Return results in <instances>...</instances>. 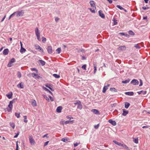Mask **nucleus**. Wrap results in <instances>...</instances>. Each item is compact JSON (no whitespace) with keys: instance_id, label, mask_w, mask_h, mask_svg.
<instances>
[{"instance_id":"nucleus-49","label":"nucleus","mask_w":150,"mask_h":150,"mask_svg":"<svg viewBox=\"0 0 150 150\" xmlns=\"http://www.w3.org/2000/svg\"><path fill=\"white\" fill-rule=\"evenodd\" d=\"M62 141L64 142H66L67 141V139L66 138H63L62 139Z\"/></svg>"},{"instance_id":"nucleus-3","label":"nucleus","mask_w":150,"mask_h":150,"mask_svg":"<svg viewBox=\"0 0 150 150\" xmlns=\"http://www.w3.org/2000/svg\"><path fill=\"white\" fill-rule=\"evenodd\" d=\"M16 16L19 17L20 16H22L24 14V12L23 10L21 11H16Z\"/></svg>"},{"instance_id":"nucleus-25","label":"nucleus","mask_w":150,"mask_h":150,"mask_svg":"<svg viewBox=\"0 0 150 150\" xmlns=\"http://www.w3.org/2000/svg\"><path fill=\"white\" fill-rule=\"evenodd\" d=\"M130 104L128 102H125V107L126 108H128L130 106Z\"/></svg>"},{"instance_id":"nucleus-44","label":"nucleus","mask_w":150,"mask_h":150,"mask_svg":"<svg viewBox=\"0 0 150 150\" xmlns=\"http://www.w3.org/2000/svg\"><path fill=\"white\" fill-rule=\"evenodd\" d=\"M99 126V124H98L97 125H95L94 126V127L96 129H98Z\"/></svg>"},{"instance_id":"nucleus-36","label":"nucleus","mask_w":150,"mask_h":150,"mask_svg":"<svg viewBox=\"0 0 150 150\" xmlns=\"http://www.w3.org/2000/svg\"><path fill=\"white\" fill-rule=\"evenodd\" d=\"M17 76L19 78H20L21 77V73L19 72L18 71L17 73Z\"/></svg>"},{"instance_id":"nucleus-33","label":"nucleus","mask_w":150,"mask_h":150,"mask_svg":"<svg viewBox=\"0 0 150 150\" xmlns=\"http://www.w3.org/2000/svg\"><path fill=\"white\" fill-rule=\"evenodd\" d=\"M37 74H36L34 73H32V76L35 79H36Z\"/></svg>"},{"instance_id":"nucleus-31","label":"nucleus","mask_w":150,"mask_h":150,"mask_svg":"<svg viewBox=\"0 0 150 150\" xmlns=\"http://www.w3.org/2000/svg\"><path fill=\"white\" fill-rule=\"evenodd\" d=\"M53 76L56 78H59L60 77V76L57 74H53Z\"/></svg>"},{"instance_id":"nucleus-27","label":"nucleus","mask_w":150,"mask_h":150,"mask_svg":"<svg viewBox=\"0 0 150 150\" xmlns=\"http://www.w3.org/2000/svg\"><path fill=\"white\" fill-rule=\"evenodd\" d=\"M82 108V106L81 104V102H79V103L78 105L77 108L81 109Z\"/></svg>"},{"instance_id":"nucleus-51","label":"nucleus","mask_w":150,"mask_h":150,"mask_svg":"<svg viewBox=\"0 0 150 150\" xmlns=\"http://www.w3.org/2000/svg\"><path fill=\"white\" fill-rule=\"evenodd\" d=\"M80 144V143H75L74 144V147H76V146H78Z\"/></svg>"},{"instance_id":"nucleus-63","label":"nucleus","mask_w":150,"mask_h":150,"mask_svg":"<svg viewBox=\"0 0 150 150\" xmlns=\"http://www.w3.org/2000/svg\"><path fill=\"white\" fill-rule=\"evenodd\" d=\"M117 23V21L115 20L114 21V25H116Z\"/></svg>"},{"instance_id":"nucleus-19","label":"nucleus","mask_w":150,"mask_h":150,"mask_svg":"<svg viewBox=\"0 0 150 150\" xmlns=\"http://www.w3.org/2000/svg\"><path fill=\"white\" fill-rule=\"evenodd\" d=\"M31 104L33 106H35L37 105V103L36 101L33 100L31 102Z\"/></svg>"},{"instance_id":"nucleus-8","label":"nucleus","mask_w":150,"mask_h":150,"mask_svg":"<svg viewBox=\"0 0 150 150\" xmlns=\"http://www.w3.org/2000/svg\"><path fill=\"white\" fill-rule=\"evenodd\" d=\"M110 86V85L109 84H108L107 85L105 86L103 90V93H105L106 90L108 89V87Z\"/></svg>"},{"instance_id":"nucleus-56","label":"nucleus","mask_w":150,"mask_h":150,"mask_svg":"<svg viewBox=\"0 0 150 150\" xmlns=\"http://www.w3.org/2000/svg\"><path fill=\"white\" fill-rule=\"evenodd\" d=\"M48 143H49V141H47L46 142H45L44 143V146H46L48 144Z\"/></svg>"},{"instance_id":"nucleus-1","label":"nucleus","mask_w":150,"mask_h":150,"mask_svg":"<svg viewBox=\"0 0 150 150\" xmlns=\"http://www.w3.org/2000/svg\"><path fill=\"white\" fill-rule=\"evenodd\" d=\"M16 99H13L12 100L10 101L9 102V103L8 105V107L9 108V109H7V111L8 112L10 111L12 108L13 107V102L15 100V102L16 101Z\"/></svg>"},{"instance_id":"nucleus-4","label":"nucleus","mask_w":150,"mask_h":150,"mask_svg":"<svg viewBox=\"0 0 150 150\" xmlns=\"http://www.w3.org/2000/svg\"><path fill=\"white\" fill-rule=\"evenodd\" d=\"M29 140L31 144L32 145H34L35 144V142L34 139H33L32 136H30L29 137Z\"/></svg>"},{"instance_id":"nucleus-5","label":"nucleus","mask_w":150,"mask_h":150,"mask_svg":"<svg viewBox=\"0 0 150 150\" xmlns=\"http://www.w3.org/2000/svg\"><path fill=\"white\" fill-rule=\"evenodd\" d=\"M131 83L132 84L134 85H137L139 84V81L137 80L134 79L131 81Z\"/></svg>"},{"instance_id":"nucleus-30","label":"nucleus","mask_w":150,"mask_h":150,"mask_svg":"<svg viewBox=\"0 0 150 150\" xmlns=\"http://www.w3.org/2000/svg\"><path fill=\"white\" fill-rule=\"evenodd\" d=\"M74 120L70 121V120H67L66 121L64 122V124H69L71 122L73 123V122Z\"/></svg>"},{"instance_id":"nucleus-26","label":"nucleus","mask_w":150,"mask_h":150,"mask_svg":"<svg viewBox=\"0 0 150 150\" xmlns=\"http://www.w3.org/2000/svg\"><path fill=\"white\" fill-rule=\"evenodd\" d=\"M130 81V79H128L122 81V83H129Z\"/></svg>"},{"instance_id":"nucleus-34","label":"nucleus","mask_w":150,"mask_h":150,"mask_svg":"<svg viewBox=\"0 0 150 150\" xmlns=\"http://www.w3.org/2000/svg\"><path fill=\"white\" fill-rule=\"evenodd\" d=\"M128 33L131 35H134V33L132 31L129 30L128 31Z\"/></svg>"},{"instance_id":"nucleus-32","label":"nucleus","mask_w":150,"mask_h":150,"mask_svg":"<svg viewBox=\"0 0 150 150\" xmlns=\"http://www.w3.org/2000/svg\"><path fill=\"white\" fill-rule=\"evenodd\" d=\"M110 90L111 91H114L115 92H117V90L114 88H110Z\"/></svg>"},{"instance_id":"nucleus-9","label":"nucleus","mask_w":150,"mask_h":150,"mask_svg":"<svg viewBox=\"0 0 150 150\" xmlns=\"http://www.w3.org/2000/svg\"><path fill=\"white\" fill-rule=\"evenodd\" d=\"M100 17L102 18H104L105 17L104 14L102 13V11L101 10H100L98 11Z\"/></svg>"},{"instance_id":"nucleus-50","label":"nucleus","mask_w":150,"mask_h":150,"mask_svg":"<svg viewBox=\"0 0 150 150\" xmlns=\"http://www.w3.org/2000/svg\"><path fill=\"white\" fill-rule=\"evenodd\" d=\"M86 64H84V65H83L82 67V68L84 69V70H86Z\"/></svg>"},{"instance_id":"nucleus-55","label":"nucleus","mask_w":150,"mask_h":150,"mask_svg":"<svg viewBox=\"0 0 150 150\" xmlns=\"http://www.w3.org/2000/svg\"><path fill=\"white\" fill-rule=\"evenodd\" d=\"M32 70L34 71H35L37 73H38V70L35 68H33L32 69Z\"/></svg>"},{"instance_id":"nucleus-18","label":"nucleus","mask_w":150,"mask_h":150,"mask_svg":"<svg viewBox=\"0 0 150 150\" xmlns=\"http://www.w3.org/2000/svg\"><path fill=\"white\" fill-rule=\"evenodd\" d=\"M125 94L126 95L132 96L134 95V93L133 92H127L125 93Z\"/></svg>"},{"instance_id":"nucleus-17","label":"nucleus","mask_w":150,"mask_h":150,"mask_svg":"<svg viewBox=\"0 0 150 150\" xmlns=\"http://www.w3.org/2000/svg\"><path fill=\"white\" fill-rule=\"evenodd\" d=\"M38 62L40 63L42 66L45 65L46 63L44 61L40 59L38 60Z\"/></svg>"},{"instance_id":"nucleus-42","label":"nucleus","mask_w":150,"mask_h":150,"mask_svg":"<svg viewBox=\"0 0 150 150\" xmlns=\"http://www.w3.org/2000/svg\"><path fill=\"white\" fill-rule=\"evenodd\" d=\"M42 41L43 42L45 43L46 41V38L43 37L42 38Z\"/></svg>"},{"instance_id":"nucleus-59","label":"nucleus","mask_w":150,"mask_h":150,"mask_svg":"<svg viewBox=\"0 0 150 150\" xmlns=\"http://www.w3.org/2000/svg\"><path fill=\"white\" fill-rule=\"evenodd\" d=\"M39 51H41L42 52H43V49L41 48V47H40V48H39Z\"/></svg>"},{"instance_id":"nucleus-37","label":"nucleus","mask_w":150,"mask_h":150,"mask_svg":"<svg viewBox=\"0 0 150 150\" xmlns=\"http://www.w3.org/2000/svg\"><path fill=\"white\" fill-rule=\"evenodd\" d=\"M134 47L138 49H140V47L139 46L138 44H135L134 45Z\"/></svg>"},{"instance_id":"nucleus-58","label":"nucleus","mask_w":150,"mask_h":150,"mask_svg":"<svg viewBox=\"0 0 150 150\" xmlns=\"http://www.w3.org/2000/svg\"><path fill=\"white\" fill-rule=\"evenodd\" d=\"M16 14V12H14L11 15V16L13 17L15 14Z\"/></svg>"},{"instance_id":"nucleus-22","label":"nucleus","mask_w":150,"mask_h":150,"mask_svg":"<svg viewBox=\"0 0 150 150\" xmlns=\"http://www.w3.org/2000/svg\"><path fill=\"white\" fill-rule=\"evenodd\" d=\"M113 142L115 144H117L119 146H122V144L118 142H117L116 141L113 140Z\"/></svg>"},{"instance_id":"nucleus-14","label":"nucleus","mask_w":150,"mask_h":150,"mask_svg":"<svg viewBox=\"0 0 150 150\" xmlns=\"http://www.w3.org/2000/svg\"><path fill=\"white\" fill-rule=\"evenodd\" d=\"M91 111L93 112L94 114H99V112L98 110L96 109H93L91 110Z\"/></svg>"},{"instance_id":"nucleus-35","label":"nucleus","mask_w":150,"mask_h":150,"mask_svg":"<svg viewBox=\"0 0 150 150\" xmlns=\"http://www.w3.org/2000/svg\"><path fill=\"white\" fill-rule=\"evenodd\" d=\"M56 51L57 52L58 54H59L61 52V49L60 47L58 48L56 50Z\"/></svg>"},{"instance_id":"nucleus-7","label":"nucleus","mask_w":150,"mask_h":150,"mask_svg":"<svg viewBox=\"0 0 150 150\" xmlns=\"http://www.w3.org/2000/svg\"><path fill=\"white\" fill-rule=\"evenodd\" d=\"M20 44L21 46V49L20 50V52L21 53H23L25 52L26 51V49L23 47L21 41L20 42Z\"/></svg>"},{"instance_id":"nucleus-47","label":"nucleus","mask_w":150,"mask_h":150,"mask_svg":"<svg viewBox=\"0 0 150 150\" xmlns=\"http://www.w3.org/2000/svg\"><path fill=\"white\" fill-rule=\"evenodd\" d=\"M140 84L139 85V86H141L143 84L142 81V80L140 79L139 80Z\"/></svg>"},{"instance_id":"nucleus-41","label":"nucleus","mask_w":150,"mask_h":150,"mask_svg":"<svg viewBox=\"0 0 150 150\" xmlns=\"http://www.w3.org/2000/svg\"><path fill=\"white\" fill-rule=\"evenodd\" d=\"M24 118V121L25 123H27L28 122V120H27V116H23Z\"/></svg>"},{"instance_id":"nucleus-45","label":"nucleus","mask_w":150,"mask_h":150,"mask_svg":"<svg viewBox=\"0 0 150 150\" xmlns=\"http://www.w3.org/2000/svg\"><path fill=\"white\" fill-rule=\"evenodd\" d=\"M35 47L36 50H39L40 47L38 45H35Z\"/></svg>"},{"instance_id":"nucleus-16","label":"nucleus","mask_w":150,"mask_h":150,"mask_svg":"<svg viewBox=\"0 0 150 150\" xmlns=\"http://www.w3.org/2000/svg\"><path fill=\"white\" fill-rule=\"evenodd\" d=\"M62 109V107L60 106L57 107L56 109V111L57 112L59 113L61 112V110Z\"/></svg>"},{"instance_id":"nucleus-39","label":"nucleus","mask_w":150,"mask_h":150,"mask_svg":"<svg viewBox=\"0 0 150 150\" xmlns=\"http://www.w3.org/2000/svg\"><path fill=\"white\" fill-rule=\"evenodd\" d=\"M15 115L18 118H19L20 117V113H17L16 112L15 113Z\"/></svg>"},{"instance_id":"nucleus-52","label":"nucleus","mask_w":150,"mask_h":150,"mask_svg":"<svg viewBox=\"0 0 150 150\" xmlns=\"http://www.w3.org/2000/svg\"><path fill=\"white\" fill-rule=\"evenodd\" d=\"M19 134V132L18 131L17 133L14 136V138H15L18 137V136Z\"/></svg>"},{"instance_id":"nucleus-21","label":"nucleus","mask_w":150,"mask_h":150,"mask_svg":"<svg viewBox=\"0 0 150 150\" xmlns=\"http://www.w3.org/2000/svg\"><path fill=\"white\" fill-rule=\"evenodd\" d=\"M118 49L121 50H124L126 49V47L125 46H121L119 47Z\"/></svg>"},{"instance_id":"nucleus-62","label":"nucleus","mask_w":150,"mask_h":150,"mask_svg":"<svg viewBox=\"0 0 150 150\" xmlns=\"http://www.w3.org/2000/svg\"><path fill=\"white\" fill-rule=\"evenodd\" d=\"M6 17V15H5L4 17L2 19V20H1V22H2L5 19Z\"/></svg>"},{"instance_id":"nucleus-29","label":"nucleus","mask_w":150,"mask_h":150,"mask_svg":"<svg viewBox=\"0 0 150 150\" xmlns=\"http://www.w3.org/2000/svg\"><path fill=\"white\" fill-rule=\"evenodd\" d=\"M133 141L136 144H138V138H133Z\"/></svg>"},{"instance_id":"nucleus-57","label":"nucleus","mask_w":150,"mask_h":150,"mask_svg":"<svg viewBox=\"0 0 150 150\" xmlns=\"http://www.w3.org/2000/svg\"><path fill=\"white\" fill-rule=\"evenodd\" d=\"M59 18L58 17H56L55 18V21L57 22L59 21Z\"/></svg>"},{"instance_id":"nucleus-48","label":"nucleus","mask_w":150,"mask_h":150,"mask_svg":"<svg viewBox=\"0 0 150 150\" xmlns=\"http://www.w3.org/2000/svg\"><path fill=\"white\" fill-rule=\"evenodd\" d=\"M64 120H61L60 122V124L64 125Z\"/></svg>"},{"instance_id":"nucleus-60","label":"nucleus","mask_w":150,"mask_h":150,"mask_svg":"<svg viewBox=\"0 0 150 150\" xmlns=\"http://www.w3.org/2000/svg\"><path fill=\"white\" fill-rule=\"evenodd\" d=\"M49 98H50V100L51 101H54V99H53V98L51 96H49Z\"/></svg>"},{"instance_id":"nucleus-46","label":"nucleus","mask_w":150,"mask_h":150,"mask_svg":"<svg viewBox=\"0 0 150 150\" xmlns=\"http://www.w3.org/2000/svg\"><path fill=\"white\" fill-rule=\"evenodd\" d=\"M12 63H11V62H9L8 64V65H7L8 67H12Z\"/></svg>"},{"instance_id":"nucleus-38","label":"nucleus","mask_w":150,"mask_h":150,"mask_svg":"<svg viewBox=\"0 0 150 150\" xmlns=\"http://www.w3.org/2000/svg\"><path fill=\"white\" fill-rule=\"evenodd\" d=\"M94 67V74H95L97 70V67L96 65L95 64H93Z\"/></svg>"},{"instance_id":"nucleus-54","label":"nucleus","mask_w":150,"mask_h":150,"mask_svg":"<svg viewBox=\"0 0 150 150\" xmlns=\"http://www.w3.org/2000/svg\"><path fill=\"white\" fill-rule=\"evenodd\" d=\"M80 100H78L76 101V102L74 103V104L75 105H78L79 103V102H80Z\"/></svg>"},{"instance_id":"nucleus-6","label":"nucleus","mask_w":150,"mask_h":150,"mask_svg":"<svg viewBox=\"0 0 150 150\" xmlns=\"http://www.w3.org/2000/svg\"><path fill=\"white\" fill-rule=\"evenodd\" d=\"M47 50L49 54H51L52 52V47L51 46H48L47 48Z\"/></svg>"},{"instance_id":"nucleus-15","label":"nucleus","mask_w":150,"mask_h":150,"mask_svg":"<svg viewBox=\"0 0 150 150\" xmlns=\"http://www.w3.org/2000/svg\"><path fill=\"white\" fill-rule=\"evenodd\" d=\"M9 52V50L8 49H5L3 51V54L5 55H7Z\"/></svg>"},{"instance_id":"nucleus-2","label":"nucleus","mask_w":150,"mask_h":150,"mask_svg":"<svg viewBox=\"0 0 150 150\" xmlns=\"http://www.w3.org/2000/svg\"><path fill=\"white\" fill-rule=\"evenodd\" d=\"M35 32L38 40L39 41H40L41 39L40 36V33L39 32L38 28L37 27L35 29Z\"/></svg>"},{"instance_id":"nucleus-43","label":"nucleus","mask_w":150,"mask_h":150,"mask_svg":"<svg viewBox=\"0 0 150 150\" xmlns=\"http://www.w3.org/2000/svg\"><path fill=\"white\" fill-rule=\"evenodd\" d=\"M10 62L11 63H14L15 62V59L14 58H12L11 59Z\"/></svg>"},{"instance_id":"nucleus-24","label":"nucleus","mask_w":150,"mask_h":150,"mask_svg":"<svg viewBox=\"0 0 150 150\" xmlns=\"http://www.w3.org/2000/svg\"><path fill=\"white\" fill-rule=\"evenodd\" d=\"M122 146L123 147L124 149H126L127 150H130L129 148L124 143L122 144Z\"/></svg>"},{"instance_id":"nucleus-61","label":"nucleus","mask_w":150,"mask_h":150,"mask_svg":"<svg viewBox=\"0 0 150 150\" xmlns=\"http://www.w3.org/2000/svg\"><path fill=\"white\" fill-rule=\"evenodd\" d=\"M142 8L144 10H146L147 9H148L149 8V7L146 8L145 7H143Z\"/></svg>"},{"instance_id":"nucleus-13","label":"nucleus","mask_w":150,"mask_h":150,"mask_svg":"<svg viewBox=\"0 0 150 150\" xmlns=\"http://www.w3.org/2000/svg\"><path fill=\"white\" fill-rule=\"evenodd\" d=\"M123 113H122V115L123 116H126L127 114H128L129 112L127 110H126L125 109H123Z\"/></svg>"},{"instance_id":"nucleus-64","label":"nucleus","mask_w":150,"mask_h":150,"mask_svg":"<svg viewBox=\"0 0 150 150\" xmlns=\"http://www.w3.org/2000/svg\"><path fill=\"white\" fill-rule=\"evenodd\" d=\"M48 134H45L44 135H43L42 136V138H45V137H46L47 138H48V137H47V136L48 135Z\"/></svg>"},{"instance_id":"nucleus-40","label":"nucleus","mask_w":150,"mask_h":150,"mask_svg":"<svg viewBox=\"0 0 150 150\" xmlns=\"http://www.w3.org/2000/svg\"><path fill=\"white\" fill-rule=\"evenodd\" d=\"M116 7L117 8L120 9V10H124V8L122 7V6H120V5H117Z\"/></svg>"},{"instance_id":"nucleus-23","label":"nucleus","mask_w":150,"mask_h":150,"mask_svg":"<svg viewBox=\"0 0 150 150\" xmlns=\"http://www.w3.org/2000/svg\"><path fill=\"white\" fill-rule=\"evenodd\" d=\"M137 93L139 94H140L141 93H142L143 95H145L146 94V91H141L138 92Z\"/></svg>"},{"instance_id":"nucleus-28","label":"nucleus","mask_w":150,"mask_h":150,"mask_svg":"<svg viewBox=\"0 0 150 150\" xmlns=\"http://www.w3.org/2000/svg\"><path fill=\"white\" fill-rule=\"evenodd\" d=\"M9 124H10V126L11 127H12V128L13 129H14L15 128V124L13 122H10Z\"/></svg>"},{"instance_id":"nucleus-20","label":"nucleus","mask_w":150,"mask_h":150,"mask_svg":"<svg viewBox=\"0 0 150 150\" xmlns=\"http://www.w3.org/2000/svg\"><path fill=\"white\" fill-rule=\"evenodd\" d=\"M12 92H11L10 93H8V94H6L7 97L9 98L10 99L11 98L12 96Z\"/></svg>"},{"instance_id":"nucleus-53","label":"nucleus","mask_w":150,"mask_h":150,"mask_svg":"<svg viewBox=\"0 0 150 150\" xmlns=\"http://www.w3.org/2000/svg\"><path fill=\"white\" fill-rule=\"evenodd\" d=\"M89 9L91 11V12H92L93 13H95V9L92 10L91 8H89Z\"/></svg>"},{"instance_id":"nucleus-12","label":"nucleus","mask_w":150,"mask_h":150,"mask_svg":"<svg viewBox=\"0 0 150 150\" xmlns=\"http://www.w3.org/2000/svg\"><path fill=\"white\" fill-rule=\"evenodd\" d=\"M17 87L18 88H24L23 83L21 82L20 83L17 85Z\"/></svg>"},{"instance_id":"nucleus-10","label":"nucleus","mask_w":150,"mask_h":150,"mask_svg":"<svg viewBox=\"0 0 150 150\" xmlns=\"http://www.w3.org/2000/svg\"><path fill=\"white\" fill-rule=\"evenodd\" d=\"M90 4L91 5V7L93 8H94L95 9L96 8V7L95 6V4L94 3V2L93 1H91L90 2Z\"/></svg>"},{"instance_id":"nucleus-11","label":"nucleus","mask_w":150,"mask_h":150,"mask_svg":"<svg viewBox=\"0 0 150 150\" xmlns=\"http://www.w3.org/2000/svg\"><path fill=\"white\" fill-rule=\"evenodd\" d=\"M108 122L113 125L115 126L116 125V123L115 121H113L111 119L109 120Z\"/></svg>"}]
</instances>
